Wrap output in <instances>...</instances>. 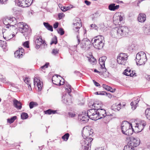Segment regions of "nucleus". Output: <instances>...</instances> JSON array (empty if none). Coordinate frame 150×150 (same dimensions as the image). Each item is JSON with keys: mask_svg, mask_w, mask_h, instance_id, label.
Wrapping results in <instances>:
<instances>
[{"mask_svg": "<svg viewBox=\"0 0 150 150\" xmlns=\"http://www.w3.org/2000/svg\"><path fill=\"white\" fill-rule=\"evenodd\" d=\"M82 133L83 134V137L84 138L81 142L82 148L84 150H88L89 146L91 145V143L93 140L91 137L93 136V130L91 129L89 130L86 129L84 131H82Z\"/></svg>", "mask_w": 150, "mask_h": 150, "instance_id": "nucleus-1", "label": "nucleus"}, {"mask_svg": "<svg viewBox=\"0 0 150 150\" xmlns=\"http://www.w3.org/2000/svg\"><path fill=\"white\" fill-rule=\"evenodd\" d=\"M129 29L126 26H123L113 28L112 29L111 33H113L115 37L120 38L126 35L129 31Z\"/></svg>", "mask_w": 150, "mask_h": 150, "instance_id": "nucleus-2", "label": "nucleus"}, {"mask_svg": "<svg viewBox=\"0 0 150 150\" xmlns=\"http://www.w3.org/2000/svg\"><path fill=\"white\" fill-rule=\"evenodd\" d=\"M120 128L122 133L127 135L132 134V133L130 132L132 130H134L132 124L126 121L122 122Z\"/></svg>", "mask_w": 150, "mask_h": 150, "instance_id": "nucleus-3", "label": "nucleus"}, {"mask_svg": "<svg viewBox=\"0 0 150 150\" xmlns=\"http://www.w3.org/2000/svg\"><path fill=\"white\" fill-rule=\"evenodd\" d=\"M67 88H66L65 91L68 93V95L66 93L63 94L62 97V101L64 104L67 105H70L72 103L71 95L70 93L71 92V86L69 84H66Z\"/></svg>", "mask_w": 150, "mask_h": 150, "instance_id": "nucleus-4", "label": "nucleus"}, {"mask_svg": "<svg viewBox=\"0 0 150 150\" xmlns=\"http://www.w3.org/2000/svg\"><path fill=\"white\" fill-rule=\"evenodd\" d=\"M92 41L94 47L98 50L102 49L104 46V38L102 36H98L92 39Z\"/></svg>", "mask_w": 150, "mask_h": 150, "instance_id": "nucleus-5", "label": "nucleus"}, {"mask_svg": "<svg viewBox=\"0 0 150 150\" xmlns=\"http://www.w3.org/2000/svg\"><path fill=\"white\" fill-rule=\"evenodd\" d=\"M17 26L19 28V31L23 33L25 37L30 35L31 31L28 29V27L27 24L23 22L17 23Z\"/></svg>", "mask_w": 150, "mask_h": 150, "instance_id": "nucleus-6", "label": "nucleus"}, {"mask_svg": "<svg viewBox=\"0 0 150 150\" xmlns=\"http://www.w3.org/2000/svg\"><path fill=\"white\" fill-rule=\"evenodd\" d=\"M147 60L146 54L144 52L141 51L137 54L136 61L138 66L144 64Z\"/></svg>", "mask_w": 150, "mask_h": 150, "instance_id": "nucleus-7", "label": "nucleus"}, {"mask_svg": "<svg viewBox=\"0 0 150 150\" xmlns=\"http://www.w3.org/2000/svg\"><path fill=\"white\" fill-rule=\"evenodd\" d=\"M146 125V122L144 120H139L137 123H134L133 127L137 132H140Z\"/></svg>", "mask_w": 150, "mask_h": 150, "instance_id": "nucleus-8", "label": "nucleus"}, {"mask_svg": "<svg viewBox=\"0 0 150 150\" xmlns=\"http://www.w3.org/2000/svg\"><path fill=\"white\" fill-rule=\"evenodd\" d=\"M88 110L87 111V114L88 118L93 120H96L100 119V117H99L98 114L97 110L93 108Z\"/></svg>", "mask_w": 150, "mask_h": 150, "instance_id": "nucleus-9", "label": "nucleus"}, {"mask_svg": "<svg viewBox=\"0 0 150 150\" xmlns=\"http://www.w3.org/2000/svg\"><path fill=\"white\" fill-rule=\"evenodd\" d=\"M88 110L87 111V114L88 118L93 120H96L100 119V117H99L98 114L97 110L93 108Z\"/></svg>", "mask_w": 150, "mask_h": 150, "instance_id": "nucleus-10", "label": "nucleus"}, {"mask_svg": "<svg viewBox=\"0 0 150 150\" xmlns=\"http://www.w3.org/2000/svg\"><path fill=\"white\" fill-rule=\"evenodd\" d=\"M77 19H78L77 21L79 20V22L74 23L73 24L74 25L73 30L75 31L76 34L77 35L76 38L78 40V45H79L80 43V39L79 34L78 35V34L79 33V30L81 27L82 24L81 21L79 18H78Z\"/></svg>", "mask_w": 150, "mask_h": 150, "instance_id": "nucleus-11", "label": "nucleus"}, {"mask_svg": "<svg viewBox=\"0 0 150 150\" xmlns=\"http://www.w3.org/2000/svg\"><path fill=\"white\" fill-rule=\"evenodd\" d=\"M127 54L123 53L119 54L117 56V61L118 63L120 64L124 65L127 59Z\"/></svg>", "mask_w": 150, "mask_h": 150, "instance_id": "nucleus-12", "label": "nucleus"}, {"mask_svg": "<svg viewBox=\"0 0 150 150\" xmlns=\"http://www.w3.org/2000/svg\"><path fill=\"white\" fill-rule=\"evenodd\" d=\"M80 45L81 48H84L86 50H88L91 45V41L87 38H84L82 40Z\"/></svg>", "mask_w": 150, "mask_h": 150, "instance_id": "nucleus-13", "label": "nucleus"}, {"mask_svg": "<svg viewBox=\"0 0 150 150\" xmlns=\"http://www.w3.org/2000/svg\"><path fill=\"white\" fill-rule=\"evenodd\" d=\"M140 140L138 138L131 137L130 139L129 143V144L131 147L134 148V147H136L140 144Z\"/></svg>", "mask_w": 150, "mask_h": 150, "instance_id": "nucleus-14", "label": "nucleus"}, {"mask_svg": "<svg viewBox=\"0 0 150 150\" xmlns=\"http://www.w3.org/2000/svg\"><path fill=\"white\" fill-rule=\"evenodd\" d=\"M123 18L121 16L114 15L113 17V22L115 25H120L121 23H123Z\"/></svg>", "mask_w": 150, "mask_h": 150, "instance_id": "nucleus-15", "label": "nucleus"}, {"mask_svg": "<svg viewBox=\"0 0 150 150\" xmlns=\"http://www.w3.org/2000/svg\"><path fill=\"white\" fill-rule=\"evenodd\" d=\"M24 52V49L22 47L19 48L18 50L14 53L15 57L18 59L22 58L23 56V53Z\"/></svg>", "mask_w": 150, "mask_h": 150, "instance_id": "nucleus-16", "label": "nucleus"}, {"mask_svg": "<svg viewBox=\"0 0 150 150\" xmlns=\"http://www.w3.org/2000/svg\"><path fill=\"white\" fill-rule=\"evenodd\" d=\"M123 73L127 76H130L131 77L136 76V74L135 73V71H132L129 68H127L125 69Z\"/></svg>", "mask_w": 150, "mask_h": 150, "instance_id": "nucleus-17", "label": "nucleus"}, {"mask_svg": "<svg viewBox=\"0 0 150 150\" xmlns=\"http://www.w3.org/2000/svg\"><path fill=\"white\" fill-rule=\"evenodd\" d=\"M106 58H107L106 56H103L100 57L99 60V64L101 66V68L104 69L105 72L106 70V68L105 67V62Z\"/></svg>", "mask_w": 150, "mask_h": 150, "instance_id": "nucleus-18", "label": "nucleus"}, {"mask_svg": "<svg viewBox=\"0 0 150 150\" xmlns=\"http://www.w3.org/2000/svg\"><path fill=\"white\" fill-rule=\"evenodd\" d=\"M34 85H36L37 86L39 91H41L42 86V83L40 81V79H38L36 77L34 79Z\"/></svg>", "mask_w": 150, "mask_h": 150, "instance_id": "nucleus-19", "label": "nucleus"}, {"mask_svg": "<svg viewBox=\"0 0 150 150\" xmlns=\"http://www.w3.org/2000/svg\"><path fill=\"white\" fill-rule=\"evenodd\" d=\"M13 105L18 110H21L22 108V104L21 102L16 99L13 100Z\"/></svg>", "mask_w": 150, "mask_h": 150, "instance_id": "nucleus-20", "label": "nucleus"}, {"mask_svg": "<svg viewBox=\"0 0 150 150\" xmlns=\"http://www.w3.org/2000/svg\"><path fill=\"white\" fill-rule=\"evenodd\" d=\"M98 114L99 115V117H100V119L102 118L106 115L107 113L105 110L103 109H100L97 110Z\"/></svg>", "mask_w": 150, "mask_h": 150, "instance_id": "nucleus-21", "label": "nucleus"}, {"mask_svg": "<svg viewBox=\"0 0 150 150\" xmlns=\"http://www.w3.org/2000/svg\"><path fill=\"white\" fill-rule=\"evenodd\" d=\"M101 106L102 104L100 102L97 101L94 103L93 104H92L91 108H93L98 110L100 109Z\"/></svg>", "mask_w": 150, "mask_h": 150, "instance_id": "nucleus-22", "label": "nucleus"}, {"mask_svg": "<svg viewBox=\"0 0 150 150\" xmlns=\"http://www.w3.org/2000/svg\"><path fill=\"white\" fill-rule=\"evenodd\" d=\"M121 105L120 103L118 104L116 103L113 104L111 106V109L115 111H119L121 109Z\"/></svg>", "mask_w": 150, "mask_h": 150, "instance_id": "nucleus-23", "label": "nucleus"}, {"mask_svg": "<svg viewBox=\"0 0 150 150\" xmlns=\"http://www.w3.org/2000/svg\"><path fill=\"white\" fill-rule=\"evenodd\" d=\"M144 33L146 35H150V25H145L142 27Z\"/></svg>", "mask_w": 150, "mask_h": 150, "instance_id": "nucleus-24", "label": "nucleus"}, {"mask_svg": "<svg viewBox=\"0 0 150 150\" xmlns=\"http://www.w3.org/2000/svg\"><path fill=\"white\" fill-rule=\"evenodd\" d=\"M146 20V15L143 13H140L138 17V20L139 22H144Z\"/></svg>", "mask_w": 150, "mask_h": 150, "instance_id": "nucleus-25", "label": "nucleus"}, {"mask_svg": "<svg viewBox=\"0 0 150 150\" xmlns=\"http://www.w3.org/2000/svg\"><path fill=\"white\" fill-rule=\"evenodd\" d=\"M23 1V0H16L15 2L19 6L22 7H28V5L24 4Z\"/></svg>", "mask_w": 150, "mask_h": 150, "instance_id": "nucleus-26", "label": "nucleus"}, {"mask_svg": "<svg viewBox=\"0 0 150 150\" xmlns=\"http://www.w3.org/2000/svg\"><path fill=\"white\" fill-rule=\"evenodd\" d=\"M139 100V99L137 98L136 100H134L131 103L130 105L132 106V110H134L136 108Z\"/></svg>", "mask_w": 150, "mask_h": 150, "instance_id": "nucleus-27", "label": "nucleus"}, {"mask_svg": "<svg viewBox=\"0 0 150 150\" xmlns=\"http://www.w3.org/2000/svg\"><path fill=\"white\" fill-rule=\"evenodd\" d=\"M119 7V5L115 6V4H110L108 6L109 9L111 11H115L118 9Z\"/></svg>", "mask_w": 150, "mask_h": 150, "instance_id": "nucleus-28", "label": "nucleus"}, {"mask_svg": "<svg viewBox=\"0 0 150 150\" xmlns=\"http://www.w3.org/2000/svg\"><path fill=\"white\" fill-rule=\"evenodd\" d=\"M111 114H106L105 116L103 117V121L106 123L108 122L111 119Z\"/></svg>", "mask_w": 150, "mask_h": 150, "instance_id": "nucleus-29", "label": "nucleus"}, {"mask_svg": "<svg viewBox=\"0 0 150 150\" xmlns=\"http://www.w3.org/2000/svg\"><path fill=\"white\" fill-rule=\"evenodd\" d=\"M43 24L45 28L48 30L51 31H53V27L48 23L44 22Z\"/></svg>", "mask_w": 150, "mask_h": 150, "instance_id": "nucleus-30", "label": "nucleus"}, {"mask_svg": "<svg viewBox=\"0 0 150 150\" xmlns=\"http://www.w3.org/2000/svg\"><path fill=\"white\" fill-rule=\"evenodd\" d=\"M57 110H52L50 109H49L45 111L44 112L46 114L50 115L52 114H54L57 113Z\"/></svg>", "mask_w": 150, "mask_h": 150, "instance_id": "nucleus-31", "label": "nucleus"}, {"mask_svg": "<svg viewBox=\"0 0 150 150\" xmlns=\"http://www.w3.org/2000/svg\"><path fill=\"white\" fill-rule=\"evenodd\" d=\"M8 19V18H6L3 20V22L4 24L5 25V28H10V23L7 20Z\"/></svg>", "mask_w": 150, "mask_h": 150, "instance_id": "nucleus-32", "label": "nucleus"}, {"mask_svg": "<svg viewBox=\"0 0 150 150\" xmlns=\"http://www.w3.org/2000/svg\"><path fill=\"white\" fill-rule=\"evenodd\" d=\"M81 116V120L82 121H84L86 122L88 121L89 118L87 116V114L86 115H84L82 114Z\"/></svg>", "mask_w": 150, "mask_h": 150, "instance_id": "nucleus-33", "label": "nucleus"}, {"mask_svg": "<svg viewBox=\"0 0 150 150\" xmlns=\"http://www.w3.org/2000/svg\"><path fill=\"white\" fill-rule=\"evenodd\" d=\"M28 117V114L25 112H22L21 114V118L23 120L27 119Z\"/></svg>", "mask_w": 150, "mask_h": 150, "instance_id": "nucleus-34", "label": "nucleus"}, {"mask_svg": "<svg viewBox=\"0 0 150 150\" xmlns=\"http://www.w3.org/2000/svg\"><path fill=\"white\" fill-rule=\"evenodd\" d=\"M38 104L36 102L32 101L29 103V106L30 108L32 109L34 107L38 106Z\"/></svg>", "mask_w": 150, "mask_h": 150, "instance_id": "nucleus-35", "label": "nucleus"}, {"mask_svg": "<svg viewBox=\"0 0 150 150\" xmlns=\"http://www.w3.org/2000/svg\"><path fill=\"white\" fill-rule=\"evenodd\" d=\"M57 42V37L56 36H54V37L52 38L50 44L51 45H52L53 44H56Z\"/></svg>", "mask_w": 150, "mask_h": 150, "instance_id": "nucleus-36", "label": "nucleus"}, {"mask_svg": "<svg viewBox=\"0 0 150 150\" xmlns=\"http://www.w3.org/2000/svg\"><path fill=\"white\" fill-rule=\"evenodd\" d=\"M43 41L42 40V37H39V38H37L35 41V43L36 44H39L41 45L42 44V42Z\"/></svg>", "mask_w": 150, "mask_h": 150, "instance_id": "nucleus-37", "label": "nucleus"}, {"mask_svg": "<svg viewBox=\"0 0 150 150\" xmlns=\"http://www.w3.org/2000/svg\"><path fill=\"white\" fill-rule=\"evenodd\" d=\"M88 60L91 64L93 65L96 64V59L93 57H91Z\"/></svg>", "mask_w": 150, "mask_h": 150, "instance_id": "nucleus-38", "label": "nucleus"}, {"mask_svg": "<svg viewBox=\"0 0 150 150\" xmlns=\"http://www.w3.org/2000/svg\"><path fill=\"white\" fill-rule=\"evenodd\" d=\"M124 150H134V148H133L132 147H131V146L129 144L124 146Z\"/></svg>", "mask_w": 150, "mask_h": 150, "instance_id": "nucleus-39", "label": "nucleus"}, {"mask_svg": "<svg viewBox=\"0 0 150 150\" xmlns=\"http://www.w3.org/2000/svg\"><path fill=\"white\" fill-rule=\"evenodd\" d=\"M16 118L17 117L16 116H13L10 119H8L7 122L10 123H13Z\"/></svg>", "mask_w": 150, "mask_h": 150, "instance_id": "nucleus-40", "label": "nucleus"}, {"mask_svg": "<svg viewBox=\"0 0 150 150\" xmlns=\"http://www.w3.org/2000/svg\"><path fill=\"white\" fill-rule=\"evenodd\" d=\"M102 86L106 90H108V91H110L111 92H112V91H111V90L112 89L111 87L105 84H103Z\"/></svg>", "mask_w": 150, "mask_h": 150, "instance_id": "nucleus-41", "label": "nucleus"}, {"mask_svg": "<svg viewBox=\"0 0 150 150\" xmlns=\"http://www.w3.org/2000/svg\"><path fill=\"white\" fill-rule=\"evenodd\" d=\"M24 4H26L28 5V7L30 6L32 4L33 0H23Z\"/></svg>", "mask_w": 150, "mask_h": 150, "instance_id": "nucleus-42", "label": "nucleus"}, {"mask_svg": "<svg viewBox=\"0 0 150 150\" xmlns=\"http://www.w3.org/2000/svg\"><path fill=\"white\" fill-rule=\"evenodd\" d=\"M145 113L147 118L150 120V108L146 110Z\"/></svg>", "mask_w": 150, "mask_h": 150, "instance_id": "nucleus-43", "label": "nucleus"}, {"mask_svg": "<svg viewBox=\"0 0 150 150\" xmlns=\"http://www.w3.org/2000/svg\"><path fill=\"white\" fill-rule=\"evenodd\" d=\"M69 136V133H66L62 137V138L65 141H67L68 139Z\"/></svg>", "mask_w": 150, "mask_h": 150, "instance_id": "nucleus-44", "label": "nucleus"}, {"mask_svg": "<svg viewBox=\"0 0 150 150\" xmlns=\"http://www.w3.org/2000/svg\"><path fill=\"white\" fill-rule=\"evenodd\" d=\"M23 80L25 83L27 84L30 83V78L28 77H23Z\"/></svg>", "mask_w": 150, "mask_h": 150, "instance_id": "nucleus-45", "label": "nucleus"}, {"mask_svg": "<svg viewBox=\"0 0 150 150\" xmlns=\"http://www.w3.org/2000/svg\"><path fill=\"white\" fill-rule=\"evenodd\" d=\"M58 33L59 34L61 35H63L64 33V29L62 28H60L58 30H57Z\"/></svg>", "mask_w": 150, "mask_h": 150, "instance_id": "nucleus-46", "label": "nucleus"}, {"mask_svg": "<svg viewBox=\"0 0 150 150\" xmlns=\"http://www.w3.org/2000/svg\"><path fill=\"white\" fill-rule=\"evenodd\" d=\"M7 20L8 21V22H9L10 24L13 23V22H16V18L14 17H12L9 19L8 18Z\"/></svg>", "mask_w": 150, "mask_h": 150, "instance_id": "nucleus-47", "label": "nucleus"}, {"mask_svg": "<svg viewBox=\"0 0 150 150\" xmlns=\"http://www.w3.org/2000/svg\"><path fill=\"white\" fill-rule=\"evenodd\" d=\"M4 46L5 47L6 46V41L0 40V46L4 48Z\"/></svg>", "mask_w": 150, "mask_h": 150, "instance_id": "nucleus-48", "label": "nucleus"}, {"mask_svg": "<svg viewBox=\"0 0 150 150\" xmlns=\"http://www.w3.org/2000/svg\"><path fill=\"white\" fill-rule=\"evenodd\" d=\"M59 50L57 49H54L52 50V53L53 54L55 55L59 53Z\"/></svg>", "mask_w": 150, "mask_h": 150, "instance_id": "nucleus-49", "label": "nucleus"}, {"mask_svg": "<svg viewBox=\"0 0 150 150\" xmlns=\"http://www.w3.org/2000/svg\"><path fill=\"white\" fill-rule=\"evenodd\" d=\"M0 80L2 82L4 83H6L7 81L6 80V79L5 77L3 76L2 75L0 74Z\"/></svg>", "mask_w": 150, "mask_h": 150, "instance_id": "nucleus-50", "label": "nucleus"}, {"mask_svg": "<svg viewBox=\"0 0 150 150\" xmlns=\"http://www.w3.org/2000/svg\"><path fill=\"white\" fill-rule=\"evenodd\" d=\"M49 64V63H48V62L46 63L43 66H42L41 67V68L42 69H45L47 68L48 67V66Z\"/></svg>", "mask_w": 150, "mask_h": 150, "instance_id": "nucleus-51", "label": "nucleus"}, {"mask_svg": "<svg viewBox=\"0 0 150 150\" xmlns=\"http://www.w3.org/2000/svg\"><path fill=\"white\" fill-rule=\"evenodd\" d=\"M68 115L69 117H73L76 115V114L74 112H69L68 113Z\"/></svg>", "mask_w": 150, "mask_h": 150, "instance_id": "nucleus-52", "label": "nucleus"}, {"mask_svg": "<svg viewBox=\"0 0 150 150\" xmlns=\"http://www.w3.org/2000/svg\"><path fill=\"white\" fill-rule=\"evenodd\" d=\"M23 46L27 48L29 47V42L28 41H26L23 44Z\"/></svg>", "mask_w": 150, "mask_h": 150, "instance_id": "nucleus-53", "label": "nucleus"}, {"mask_svg": "<svg viewBox=\"0 0 150 150\" xmlns=\"http://www.w3.org/2000/svg\"><path fill=\"white\" fill-rule=\"evenodd\" d=\"M134 47L133 45H129L128 47V50L130 51H132L134 49Z\"/></svg>", "mask_w": 150, "mask_h": 150, "instance_id": "nucleus-54", "label": "nucleus"}, {"mask_svg": "<svg viewBox=\"0 0 150 150\" xmlns=\"http://www.w3.org/2000/svg\"><path fill=\"white\" fill-rule=\"evenodd\" d=\"M91 27L92 29H94L95 30H97L98 28V27L95 24H92L91 25Z\"/></svg>", "mask_w": 150, "mask_h": 150, "instance_id": "nucleus-55", "label": "nucleus"}, {"mask_svg": "<svg viewBox=\"0 0 150 150\" xmlns=\"http://www.w3.org/2000/svg\"><path fill=\"white\" fill-rule=\"evenodd\" d=\"M61 9L63 11H65L68 10V8L66 7H61Z\"/></svg>", "mask_w": 150, "mask_h": 150, "instance_id": "nucleus-56", "label": "nucleus"}, {"mask_svg": "<svg viewBox=\"0 0 150 150\" xmlns=\"http://www.w3.org/2000/svg\"><path fill=\"white\" fill-rule=\"evenodd\" d=\"M59 23L58 22H57L55 23L53 25V27L54 28H58V26Z\"/></svg>", "mask_w": 150, "mask_h": 150, "instance_id": "nucleus-57", "label": "nucleus"}, {"mask_svg": "<svg viewBox=\"0 0 150 150\" xmlns=\"http://www.w3.org/2000/svg\"><path fill=\"white\" fill-rule=\"evenodd\" d=\"M93 81L95 85L96 86H100V84L98 82L95 81V80H93Z\"/></svg>", "mask_w": 150, "mask_h": 150, "instance_id": "nucleus-58", "label": "nucleus"}, {"mask_svg": "<svg viewBox=\"0 0 150 150\" xmlns=\"http://www.w3.org/2000/svg\"><path fill=\"white\" fill-rule=\"evenodd\" d=\"M16 22H13V23H11V24H10V27H13L14 25H16Z\"/></svg>", "mask_w": 150, "mask_h": 150, "instance_id": "nucleus-59", "label": "nucleus"}, {"mask_svg": "<svg viewBox=\"0 0 150 150\" xmlns=\"http://www.w3.org/2000/svg\"><path fill=\"white\" fill-rule=\"evenodd\" d=\"M106 94V93L104 91H100L99 93L100 95H105Z\"/></svg>", "mask_w": 150, "mask_h": 150, "instance_id": "nucleus-60", "label": "nucleus"}, {"mask_svg": "<svg viewBox=\"0 0 150 150\" xmlns=\"http://www.w3.org/2000/svg\"><path fill=\"white\" fill-rule=\"evenodd\" d=\"M85 3L88 6H89L91 4V2L87 0H85L84 1Z\"/></svg>", "mask_w": 150, "mask_h": 150, "instance_id": "nucleus-61", "label": "nucleus"}, {"mask_svg": "<svg viewBox=\"0 0 150 150\" xmlns=\"http://www.w3.org/2000/svg\"><path fill=\"white\" fill-rule=\"evenodd\" d=\"M7 0H0V2L1 4H5Z\"/></svg>", "mask_w": 150, "mask_h": 150, "instance_id": "nucleus-62", "label": "nucleus"}, {"mask_svg": "<svg viewBox=\"0 0 150 150\" xmlns=\"http://www.w3.org/2000/svg\"><path fill=\"white\" fill-rule=\"evenodd\" d=\"M63 16L62 13H59L58 14V17L59 19H61L62 18Z\"/></svg>", "mask_w": 150, "mask_h": 150, "instance_id": "nucleus-63", "label": "nucleus"}, {"mask_svg": "<svg viewBox=\"0 0 150 150\" xmlns=\"http://www.w3.org/2000/svg\"><path fill=\"white\" fill-rule=\"evenodd\" d=\"M42 43V44H44V47H47V45L46 43V42L45 41H43Z\"/></svg>", "mask_w": 150, "mask_h": 150, "instance_id": "nucleus-64", "label": "nucleus"}]
</instances>
